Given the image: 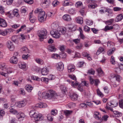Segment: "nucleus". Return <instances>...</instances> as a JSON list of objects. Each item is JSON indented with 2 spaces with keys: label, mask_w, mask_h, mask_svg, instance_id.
Masks as SVG:
<instances>
[{
  "label": "nucleus",
  "mask_w": 123,
  "mask_h": 123,
  "mask_svg": "<svg viewBox=\"0 0 123 123\" xmlns=\"http://www.w3.org/2000/svg\"><path fill=\"white\" fill-rule=\"evenodd\" d=\"M66 32V31L62 28L58 27L57 30L51 31L50 33L53 37L55 38H58L60 37L61 33L62 34H64Z\"/></svg>",
  "instance_id": "1"
},
{
  "label": "nucleus",
  "mask_w": 123,
  "mask_h": 123,
  "mask_svg": "<svg viewBox=\"0 0 123 123\" xmlns=\"http://www.w3.org/2000/svg\"><path fill=\"white\" fill-rule=\"evenodd\" d=\"M29 114L31 117L34 118L36 121H41L43 119V116L42 114L36 112L34 110H31Z\"/></svg>",
  "instance_id": "2"
},
{
  "label": "nucleus",
  "mask_w": 123,
  "mask_h": 123,
  "mask_svg": "<svg viewBox=\"0 0 123 123\" xmlns=\"http://www.w3.org/2000/svg\"><path fill=\"white\" fill-rule=\"evenodd\" d=\"M47 33L46 30L45 29H42L38 31V35L39 37L40 41L46 38Z\"/></svg>",
  "instance_id": "3"
},
{
  "label": "nucleus",
  "mask_w": 123,
  "mask_h": 123,
  "mask_svg": "<svg viewBox=\"0 0 123 123\" xmlns=\"http://www.w3.org/2000/svg\"><path fill=\"white\" fill-rule=\"evenodd\" d=\"M10 112L14 114L17 115V117L18 119L24 118L25 116L24 114L23 113H18L17 111L13 108L10 109L9 111Z\"/></svg>",
  "instance_id": "4"
},
{
  "label": "nucleus",
  "mask_w": 123,
  "mask_h": 123,
  "mask_svg": "<svg viewBox=\"0 0 123 123\" xmlns=\"http://www.w3.org/2000/svg\"><path fill=\"white\" fill-rule=\"evenodd\" d=\"M27 103V101L26 99H24L21 101L16 102L15 106L17 107L20 108L25 106Z\"/></svg>",
  "instance_id": "5"
},
{
  "label": "nucleus",
  "mask_w": 123,
  "mask_h": 123,
  "mask_svg": "<svg viewBox=\"0 0 123 123\" xmlns=\"http://www.w3.org/2000/svg\"><path fill=\"white\" fill-rule=\"evenodd\" d=\"M47 16L45 15L44 11H42L40 13H39L38 16V19L39 21L41 22H43L45 20Z\"/></svg>",
  "instance_id": "6"
},
{
  "label": "nucleus",
  "mask_w": 123,
  "mask_h": 123,
  "mask_svg": "<svg viewBox=\"0 0 123 123\" xmlns=\"http://www.w3.org/2000/svg\"><path fill=\"white\" fill-rule=\"evenodd\" d=\"M7 47L10 50L13 51L14 49V46L12 43L10 41H8L6 43Z\"/></svg>",
  "instance_id": "7"
},
{
  "label": "nucleus",
  "mask_w": 123,
  "mask_h": 123,
  "mask_svg": "<svg viewBox=\"0 0 123 123\" xmlns=\"http://www.w3.org/2000/svg\"><path fill=\"white\" fill-rule=\"evenodd\" d=\"M57 69L59 71L62 70L64 68V65L63 63L61 62H60L56 64Z\"/></svg>",
  "instance_id": "8"
},
{
  "label": "nucleus",
  "mask_w": 123,
  "mask_h": 123,
  "mask_svg": "<svg viewBox=\"0 0 123 123\" xmlns=\"http://www.w3.org/2000/svg\"><path fill=\"white\" fill-rule=\"evenodd\" d=\"M62 18L65 21H70L72 20L70 16L68 14H66L64 15L63 16Z\"/></svg>",
  "instance_id": "9"
},
{
  "label": "nucleus",
  "mask_w": 123,
  "mask_h": 123,
  "mask_svg": "<svg viewBox=\"0 0 123 123\" xmlns=\"http://www.w3.org/2000/svg\"><path fill=\"white\" fill-rule=\"evenodd\" d=\"M48 98H51L55 96L56 94L54 91L51 90H49L48 92Z\"/></svg>",
  "instance_id": "10"
},
{
  "label": "nucleus",
  "mask_w": 123,
  "mask_h": 123,
  "mask_svg": "<svg viewBox=\"0 0 123 123\" xmlns=\"http://www.w3.org/2000/svg\"><path fill=\"white\" fill-rule=\"evenodd\" d=\"M7 23L5 20L0 18V26L5 27L7 26Z\"/></svg>",
  "instance_id": "11"
},
{
  "label": "nucleus",
  "mask_w": 123,
  "mask_h": 123,
  "mask_svg": "<svg viewBox=\"0 0 123 123\" xmlns=\"http://www.w3.org/2000/svg\"><path fill=\"white\" fill-rule=\"evenodd\" d=\"M68 71L69 73L74 71L75 69V66L72 64H69L68 67Z\"/></svg>",
  "instance_id": "12"
},
{
  "label": "nucleus",
  "mask_w": 123,
  "mask_h": 123,
  "mask_svg": "<svg viewBox=\"0 0 123 123\" xmlns=\"http://www.w3.org/2000/svg\"><path fill=\"white\" fill-rule=\"evenodd\" d=\"M29 19L31 22L32 23H34L37 19L36 18L33 16V13L32 12L29 14Z\"/></svg>",
  "instance_id": "13"
},
{
  "label": "nucleus",
  "mask_w": 123,
  "mask_h": 123,
  "mask_svg": "<svg viewBox=\"0 0 123 123\" xmlns=\"http://www.w3.org/2000/svg\"><path fill=\"white\" fill-rule=\"evenodd\" d=\"M74 81H71L70 80H67V81L69 82L70 83H71L72 86L73 87H75L77 86L78 85V82L75 80Z\"/></svg>",
  "instance_id": "14"
},
{
  "label": "nucleus",
  "mask_w": 123,
  "mask_h": 123,
  "mask_svg": "<svg viewBox=\"0 0 123 123\" xmlns=\"http://www.w3.org/2000/svg\"><path fill=\"white\" fill-rule=\"evenodd\" d=\"M10 62L12 63H17L18 62V59L17 57L13 56L10 59Z\"/></svg>",
  "instance_id": "15"
},
{
  "label": "nucleus",
  "mask_w": 123,
  "mask_h": 123,
  "mask_svg": "<svg viewBox=\"0 0 123 123\" xmlns=\"http://www.w3.org/2000/svg\"><path fill=\"white\" fill-rule=\"evenodd\" d=\"M47 106V104L44 103H39L37 104L36 106L40 108H45Z\"/></svg>",
  "instance_id": "16"
},
{
  "label": "nucleus",
  "mask_w": 123,
  "mask_h": 123,
  "mask_svg": "<svg viewBox=\"0 0 123 123\" xmlns=\"http://www.w3.org/2000/svg\"><path fill=\"white\" fill-rule=\"evenodd\" d=\"M50 0H43V3H42V5L43 6H46L47 7L50 3Z\"/></svg>",
  "instance_id": "17"
},
{
  "label": "nucleus",
  "mask_w": 123,
  "mask_h": 123,
  "mask_svg": "<svg viewBox=\"0 0 123 123\" xmlns=\"http://www.w3.org/2000/svg\"><path fill=\"white\" fill-rule=\"evenodd\" d=\"M26 89L29 92H30L33 88V87L29 84L25 86Z\"/></svg>",
  "instance_id": "18"
},
{
  "label": "nucleus",
  "mask_w": 123,
  "mask_h": 123,
  "mask_svg": "<svg viewBox=\"0 0 123 123\" xmlns=\"http://www.w3.org/2000/svg\"><path fill=\"white\" fill-rule=\"evenodd\" d=\"M123 18V16L122 14L118 15L115 19V21L117 22L121 21Z\"/></svg>",
  "instance_id": "19"
},
{
  "label": "nucleus",
  "mask_w": 123,
  "mask_h": 123,
  "mask_svg": "<svg viewBox=\"0 0 123 123\" xmlns=\"http://www.w3.org/2000/svg\"><path fill=\"white\" fill-rule=\"evenodd\" d=\"M26 66V64L24 62H20L18 64L19 67L21 69H25Z\"/></svg>",
  "instance_id": "20"
},
{
  "label": "nucleus",
  "mask_w": 123,
  "mask_h": 123,
  "mask_svg": "<svg viewBox=\"0 0 123 123\" xmlns=\"http://www.w3.org/2000/svg\"><path fill=\"white\" fill-rule=\"evenodd\" d=\"M48 70L46 68H44L41 70V73L43 75H46L48 73Z\"/></svg>",
  "instance_id": "21"
},
{
  "label": "nucleus",
  "mask_w": 123,
  "mask_h": 123,
  "mask_svg": "<svg viewBox=\"0 0 123 123\" xmlns=\"http://www.w3.org/2000/svg\"><path fill=\"white\" fill-rule=\"evenodd\" d=\"M63 5L64 6H71L73 5V4L71 2H68V0H65L64 1Z\"/></svg>",
  "instance_id": "22"
},
{
  "label": "nucleus",
  "mask_w": 123,
  "mask_h": 123,
  "mask_svg": "<svg viewBox=\"0 0 123 123\" xmlns=\"http://www.w3.org/2000/svg\"><path fill=\"white\" fill-rule=\"evenodd\" d=\"M98 72L97 75L99 76H101L103 75V72L100 68H98L97 70Z\"/></svg>",
  "instance_id": "23"
},
{
  "label": "nucleus",
  "mask_w": 123,
  "mask_h": 123,
  "mask_svg": "<svg viewBox=\"0 0 123 123\" xmlns=\"http://www.w3.org/2000/svg\"><path fill=\"white\" fill-rule=\"evenodd\" d=\"M79 31L80 32V38L82 39H84L85 38V37L83 34V31L81 27H79Z\"/></svg>",
  "instance_id": "24"
},
{
  "label": "nucleus",
  "mask_w": 123,
  "mask_h": 123,
  "mask_svg": "<svg viewBox=\"0 0 123 123\" xmlns=\"http://www.w3.org/2000/svg\"><path fill=\"white\" fill-rule=\"evenodd\" d=\"M47 48L50 52H55L56 50V49L55 47L54 46L51 45H49Z\"/></svg>",
  "instance_id": "25"
},
{
  "label": "nucleus",
  "mask_w": 123,
  "mask_h": 123,
  "mask_svg": "<svg viewBox=\"0 0 123 123\" xmlns=\"http://www.w3.org/2000/svg\"><path fill=\"white\" fill-rule=\"evenodd\" d=\"M108 105L110 106H111L112 107H115L117 106L118 105V103L117 102H113L112 103L111 102H110L108 103Z\"/></svg>",
  "instance_id": "26"
},
{
  "label": "nucleus",
  "mask_w": 123,
  "mask_h": 123,
  "mask_svg": "<svg viewBox=\"0 0 123 123\" xmlns=\"http://www.w3.org/2000/svg\"><path fill=\"white\" fill-rule=\"evenodd\" d=\"M114 19L113 18L109 20L104 22L105 23L108 25H111L114 21Z\"/></svg>",
  "instance_id": "27"
},
{
  "label": "nucleus",
  "mask_w": 123,
  "mask_h": 123,
  "mask_svg": "<svg viewBox=\"0 0 123 123\" xmlns=\"http://www.w3.org/2000/svg\"><path fill=\"white\" fill-rule=\"evenodd\" d=\"M94 116L96 119H99L101 118V116L99 113L96 111L94 112Z\"/></svg>",
  "instance_id": "28"
},
{
  "label": "nucleus",
  "mask_w": 123,
  "mask_h": 123,
  "mask_svg": "<svg viewBox=\"0 0 123 123\" xmlns=\"http://www.w3.org/2000/svg\"><path fill=\"white\" fill-rule=\"evenodd\" d=\"M83 18H82L79 17L76 18V21L78 23L81 24L83 23Z\"/></svg>",
  "instance_id": "29"
},
{
  "label": "nucleus",
  "mask_w": 123,
  "mask_h": 123,
  "mask_svg": "<svg viewBox=\"0 0 123 123\" xmlns=\"http://www.w3.org/2000/svg\"><path fill=\"white\" fill-rule=\"evenodd\" d=\"M68 29L69 30L72 31H74L76 30V27L73 24L69 25Z\"/></svg>",
  "instance_id": "30"
},
{
  "label": "nucleus",
  "mask_w": 123,
  "mask_h": 123,
  "mask_svg": "<svg viewBox=\"0 0 123 123\" xmlns=\"http://www.w3.org/2000/svg\"><path fill=\"white\" fill-rule=\"evenodd\" d=\"M116 50L115 48H113L112 49H110L107 52V54L108 55H110L113 53Z\"/></svg>",
  "instance_id": "31"
},
{
  "label": "nucleus",
  "mask_w": 123,
  "mask_h": 123,
  "mask_svg": "<svg viewBox=\"0 0 123 123\" xmlns=\"http://www.w3.org/2000/svg\"><path fill=\"white\" fill-rule=\"evenodd\" d=\"M83 6V4L81 1L77 2L75 4V6L76 7L79 8L82 7Z\"/></svg>",
  "instance_id": "32"
},
{
  "label": "nucleus",
  "mask_w": 123,
  "mask_h": 123,
  "mask_svg": "<svg viewBox=\"0 0 123 123\" xmlns=\"http://www.w3.org/2000/svg\"><path fill=\"white\" fill-rule=\"evenodd\" d=\"M113 28V27L112 26H109L107 25L105 27L104 30L105 31H107L108 30H112Z\"/></svg>",
  "instance_id": "33"
},
{
  "label": "nucleus",
  "mask_w": 123,
  "mask_h": 123,
  "mask_svg": "<svg viewBox=\"0 0 123 123\" xmlns=\"http://www.w3.org/2000/svg\"><path fill=\"white\" fill-rule=\"evenodd\" d=\"M21 51L24 53H27L28 52V50L27 48L26 47H23L21 49Z\"/></svg>",
  "instance_id": "34"
},
{
  "label": "nucleus",
  "mask_w": 123,
  "mask_h": 123,
  "mask_svg": "<svg viewBox=\"0 0 123 123\" xmlns=\"http://www.w3.org/2000/svg\"><path fill=\"white\" fill-rule=\"evenodd\" d=\"M97 95L100 97L102 98L104 96V94L100 91L99 89H97Z\"/></svg>",
  "instance_id": "35"
},
{
  "label": "nucleus",
  "mask_w": 123,
  "mask_h": 123,
  "mask_svg": "<svg viewBox=\"0 0 123 123\" xmlns=\"http://www.w3.org/2000/svg\"><path fill=\"white\" fill-rule=\"evenodd\" d=\"M48 93L45 92H43L41 94L40 97L42 98H48Z\"/></svg>",
  "instance_id": "36"
},
{
  "label": "nucleus",
  "mask_w": 123,
  "mask_h": 123,
  "mask_svg": "<svg viewBox=\"0 0 123 123\" xmlns=\"http://www.w3.org/2000/svg\"><path fill=\"white\" fill-rule=\"evenodd\" d=\"M78 97V95L75 93L73 94L72 96L70 97L73 100H76Z\"/></svg>",
  "instance_id": "37"
},
{
  "label": "nucleus",
  "mask_w": 123,
  "mask_h": 123,
  "mask_svg": "<svg viewBox=\"0 0 123 123\" xmlns=\"http://www.w3.org/2000/svg\"><path fill=\"white\" fill-rule=\"evenodd\" d=\"M36 62L42 65L43 63V60L40 58H37L35 60Z\"/></svg>",
  "instance_id": "38"
},
{
  "label": "nucleus",
  "mask_w": 123,
  "mask_h": 123,
  "mask_svg": "<svg viewBox=\"0 0 123 123\" xmlns=\"http://www.w3.org/2000/svg\"><path fill=\"white\" fill-rule=\"evenodd\" d=\"M8 33V31L7 30L2 31L0 30V35L5 36Z\"/></svg>",
  "instance_id": "39"
},
{
  "label": "nucleus",
  "mask_w": 123,
  "mask_h": 123,
  "mask_svg": "<svg viewBox=\"0 0 123 123\" xmlns=\"http://www.w3.org/2000/svg\"><path fill=\"white\" fill-rule=\"evenodd\" d=\"M72 112V111L66 110L64 111V113L66 116L69 115Z\"/></svg>",
  "instance_id": "40"
},
{
  "label": "nucleus",
  "mask_w": 123,
  "mask_h": 123,
  "mask_svg": "<svg viewBox=\"0 0 123 123\" xmlns=\"http://www.w3.org/2000/svg\"><path fill=\"white\" fill-rule=\"evenodd\" d=\"M7 68V66L4 63H0V68L2 70H4Z\"/></svg>",
  "instance_id": "41"
},
{
  "label": "nucleus",
  "mask_w": 123,
  "mask_h": 123,
  "mask_svg": "<svg viewBox=\"0 0 123 123\" xmlns=\"http://www.w3.org/2000/svg\"><path fill=\"white\" fill-rule=\"evenodd\" d=\"M87 73L89 74L93 75L95 73V71L92 68H91L88 70Z\"/></svg>",
  "instance_id": "42"
},
{
  "label": "nucleus",
  "mask_w": 123,
  "mask_h": 123,
  "mask_svg": "<svg viewBox=\"0 0 123 123\" xmlns=\"http://www.w3.org/2000/svg\"><path fill=\"white\" fill-rule=\"evenodd\" d=\"M113 112L115 114L117 115V117L121 116L122 115V114L121 112L117 111H114Z\"/></svg>",
  "instance_id": "43"
},
{
  "label": "nucleus",
  "mask_w": 123,
  "mask_h": 123,
  "mask_svg": "<svg viewBox=\"0 0 123 123\" xmlns=\"http://www.w3.org/2000/svg\"><path fill=\"white\" fill-rule=\"evenodd\" d=\"M41 80L42 82H44L46 84L48 83V79L47 78L42 77L41 78Z\"/></svg>",
  "instance_id": "44"
},
{
  "label": "nucleus",
  "mask_w": 123,
  "mask_h": 123,
  "mask_svg": "<svg viewBox=\"0 0 123 123\" xmlns=\"http://www.w3.org/2000/svg\"><path fill=\"white\" fill-rule=\"evenodd\" d=\"M108 13V16L109 17H112L113 16V13L112 10L110 8H108V10L107 11Z\"/></svg>",
  "instance_id": "45"
},
{
  "label": "nucleus",
  "mask_w": 123,
  "mask_h": 123,
  "mask_svg": "<svg viewBox=\"0 0 123 123\" xmlns=\"http://www.w3.org/2000/svg\"><path fill=\"white\" fill-rule=\"evenodd\" d=\"M60 89L62 91L63 93H65L67 91L66 88L63 85H62L60 86Z\"/></svg>",
  "instance_id": "46"
},
{
  "label": "nucleus",
  "mask_w": 123,
  "mask_h": 123,
  "mask_svg": "<svg viewBox=\"0 0 123 123\" xmlns=\"http://www.w3.org/2000/svg\"><path fill=\"white\" fill-rule=\"evenodd\" d=\"M114 78L117 81H120L121 80V78L120 75H117L114 77Z\"/></svg>",
  "instance_id": "47"
},
{
  "label": "nucleus",
  "mask_w": 123,
  "mask_h": 123,
  "mask_svg": "<svg viewBox=\"0 0 123 123\" xmlns=\"http://www.w3.org/2000/svg\"><path fill=\"white\" fill-rule=\"evenodd\" d=\"M90 28L87 26L85 25L84 27V30L86 32H88L90 31Z\"/></svg>",
  "instance_id": "48"
},
{
  "label": "nucleus",
  "mask_w": 123,
  "mask_h": 123,
  "mask_svg": "<svg viewBox=\"0 0 123 123\" xmlns=\"http://www.w3.org/2000/svg\"><path fill=\"white\" fill-rule=\"evenodd\" d=\"M67 55L66 54L63 52L60 54V57L62 58H65L66 57Z\"/></svg>",
  "instance_id": "49"
},
{
  "label": "nucleus",
  "mask_w": 123,
  "mask_h": 123,
  "mask_svg": "<svg viewBox=\"0 0 123 123\" xmlns=\"http://www.w3.org/2000/svg\"><path fill=\"white\" fill-rule=\"evenodd\" d=\"M122 8L118 7H114L113 8V10L115 12H119L120 11Z\"/></svg>",
  "instance_id": "50"
},
{
  "label": "nucleus",
  "mask_w": 123,
  "mask_h": 123,
  "mask_svg": "<svg viewBox=\"0 0 123 123\" xmlns=\"http://www.w3.org/2000/svg\"><path fill=\"white\" fill-rule=\"evenodd\" d=\"M31 79L34 80H36L38 81H39L41 79L39 78L38 77L35 76H31Z\"/></svg>",
  "instance_id": "51"
},
{
  "label": "nucleus",
  "mask_w": 123,
  "mask_h": 123,
  "mask_svg": "<svg viewBox=\"0 0 123 123\" xmlns=\"http://www.w3.org/2000/svg\"><path fill=\"white\" fill-rule=\"evenodd\" d=\"M114 43L111 41H109L107 43V46L110 48H111L113 47Z\"/></svg>",
  "instance_id": "52"
},
{
  "label": "nucleus",
  "mask_w": 123,
  "mask_h": 123,
  "mask_svg": "<svg viewBox=\"0 0 123 123\" xmlns=\"http://www.w3.org/2000/svg\"><path fill=\"white\" fill-rule=\"evenodd\" d=\"M110 61L111 63L113 65L115 64L116 63L114 57L112 56L111 57V58L110 59Z\"/></svg>",
  "instance_id": "53"
},
{
  "label": "nucleus",
  "mask_w": 123,
  "mask_h": 123,
  "mask_svg": "<svg viewBox=\"0 0 123 123\" xmlns=\"http://www.w3.org/2000/svg\"><path fill=\"white\" fill-rule=\"evenodd\" d=\"M97 6V5L96 4H90L88 5V6L90 8L93 9L96 7Z\"/></svg>",
  "instance_id": "54"
},
{
  "label": "nucleus",
  "mask_w": 123,
  "mask_h": 123,
  "mask_svg": "<svg viewBox=\"0 0 123 123\" xmlns=\"http://www.w3.org/2000/svg\"><path fill=\"white\" fill-rule=\"evenodd\" d=\"M12 41L14 43L17 42V38L16 36H13L12 37Z\"/></svg>",
  "instance_id": "55"
},
{
  "label": "nucleus",
  "mask_w": 123,
  "mask_h": 123,
  "mask_svg": "<svg viewBox=\"0 0 123 123\" xmlns=\"http://www.w3.org/2000/svg\"><path fill=\"white\" fill-rule=\"evenodd\" d=\"M57 110H52L51 112V115L55 116L57 114Z\"/></svg>",
  "instance_id": "56"
},
{
  "label": "nucleus",
  "mask_w": 123,
  "mask_h": 123,
  "mask_svg": "<svg viewBox=\"0 0 123 123\" xmlns=\"http://www.w3.org/2000/svg\"><path fill=\"white\" fill-rule=\"evenodd\" d=\"M119 103L120 107L122 108H123V100L122 99L120 100Z\"/></svg>",
  "instance_id": "57"
},
{
  "label": "nucleus",
  "mask_w": 123,
  "mask_h": 123,
  "mask_svg": "<svg viewBox=\"0 0 123 123\" xmlns=\"http://www.w3.org/2000/svg\"><path fill=\"white\" fill-rule=\"evenodd\" d=\"M86 23L87 25H91L92 24L93 22L92 20H87L86 21Z\"/></svg>",
  "instance_id": "58"
},
{
  "label": "nucleus",
  "mask_w": 123,
  "mask_h": 123,
  "mask_svg": "<svg viewBox=\"0 0 123 123\" xmlns=\"http://www.w3.org/2000/svg\"><path fill=\"white\" fill-rule=\"evenodd\" d=\"M0 13L2 14L5 13L4 8L2 6H0Z\"/></svg>",
  "instance_id": "59"
},
{
  "label": "nucleus",
  "mask_w": 123,
  "mask_h": 123,
  "mask_svg": "<svg viewBox=\"0 0 123 123\" xmlns=\"http://www.w3.org/2000/svg\"><path fill=\"white\" fill-rule=\"evenodd\" d=\"M0 74L6 77H8V76L7 74L1 71H0Z\"/></svg>",
  "instance_id": "60"
},
{
  "label": "nucleus",
  "mask_w": 123,
  "mask_h": 123,
  "mask_svg": "<svg viewBox=\"0 0 123 123\" xmlns=\"http://www.w3.org/2000/svg\"><path fill=\"white\" fill-rule=\"evenodd\" d=\"M24 1L30 4H32L34 2L33 0H24Z\"/></svg>",
  "instance_id": "61"
},
{
  "label": "nucleus",
  "mask_w": 123,
  "mask_h": 123,
  "mask_svg": "<svg viewBox=\"0 0 123 123\" xmlns=\"http://www.w3.org/2000/svg\"><path fill=\"white\" fill-rule=\"evenodd\" d=\"M59 3V2L57 0H54L52 2V5L54 7L56 6Z\"/></svg>",
  "instance_id": "62"
},
{
  "label": "nucleus",
  "mask_w": 123,
  "mask_h": 123,
  "mask_svg": "<svg viewBox=\"0 0 123 123\" xmlns=\"http://www.w3.org/2000/svg\"><path fill=\"white\" fill-rule=\"evenodd\" d=\"M47 117L49 121H53V118L52 117L51 115V114H49L47 115Z\"/></svg>",
  "instance_id": "63"
},
{
  "label": "nucleus",
  "mask_w": 123,
  "mask_h": 123,
  "mask_svg": "<svg viewBox=\"0 0 123 123\" xmlns=\"http://www.w3.org/2000/svg\"><path fill=\"white\" fill-rule=\"evenodd\" d=\"M52 25L55 29L57 28V29L58 27H58L59 26L58 24L55 22H54L53 23Z\"/></svg>",
  "instance_id": "64"
}]
</instances>
